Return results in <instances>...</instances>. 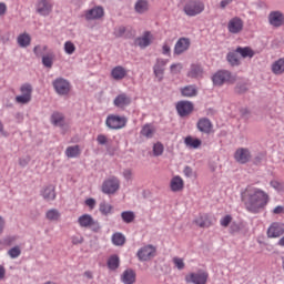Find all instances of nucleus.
<instances>
[{"mask_svg":"<svg viewBox=\"0 0 284 284\" xmlns=\"http://www.w3.org/2000/svg\"><path fill=\"white\" fill-rule=\"evenodd\" d=\"M242 201L247 212L258 214L270 203V194L263 189L248 185L242 193Z\"/></svg>","mask_w":284,"mask_h":284,"instance_id":"1","label":"nucleus"},{"mask_svg":"<svg viewBox=\"0 0 284 284\" xmlns=\"http://www.w3.org/2000/svg\"><path fill=\"white\" fill-rule=\"evenodd\" d=\"M183 12L186 17H199L205 12V2L201 0H182Z\"/></svg>","mask_w":284,"mask_h":284,"instance_id":"2","label":"nucleus"},{"mask_svg":"<svg viewBox=\"0 0 284 284\" xmlns=\"http://www.w3.org/2000/svg\"><path fill=\"white\" fill-rule=\"evenodd\" d=\"M105 125L109 126L110 130H123V128L128 125V118L110 114L106 116Z\"/></svg>","mask_w":284,"mask_h":284,"instance_id":"3","label":"nucleus"},{"mask_svg":"<svg viewBox=\"0 0 284 284\" xmlns=\"http://www.w3.org/2000/svg\"><path fill=\"white\" fill-rule=\"evenodd\" d=\"M20 95L16 97V103L20 105H28L32 101V84L24 83L20 87Z\"/></svg>","mask_w":284,"mask_h":284,"instance_id":"4","label":"nucleus"},{"mask_svg":"<svg viewBox=\"0 0 284 284\" xmlns=\"http://www.w3.org/2000/svg\"><path fill=\"white\" fill-rule=\"evenodd\" d=\"M212 81L214 85H223V83H234L236 77L232 75L230 71L221 70L212 77Z\"/></svg>","mask_w":284,"mask_h":284,"instance_id":"5","label":"nucleus"},{"mask_svg":"<svg viewBox=\"0 0 284 284\" xmlns=\"http://www.w3.org/2000/svg\"><path fill=\"white\" fill-rule=\"evenodd\" d=\"M207 278H210V273L200 270L196 273H189L185 276V283L207 284Z\"/></svg>","mask_w":284,"mask_h":284,"instance_id":"6","label":"nucleus"},{"mask_svg":"<svg viewBox=\"0 0 284 284\" xmlns=\"http://www.w3.org/2000/svg\"><path fill=\"white\" fill-rule=\"evenodd\" d=\"M121 187V182L118 178H110L102 183L103 194H116V191Z\"/></svg>","mask_w":284,"mask_h":284,"instance_id":"7","label":"nucleus"},{"mask_svg":"<svg viewBox=\"0 0 284 284\" xmlns=\"http://www.w3.org/2000/svg\"><path fill=\"white\" fill-rule=\"evenodd\" d=\"M53 88L57 92V94H60V97H65L70 94V82L63 78H58L53 81Z\"/></svg>","mask_w":284,"mask_h":284,"instance_id":"8","label":"nucleus"},{"mask_svg":"<svg viewBox=\"0 0 284 284\" xmlns=\"http://www.w3.org/2000/svg\"><path fill=\"white\" fill-rule=\"evenodd\" d=\"M156 256V247L153 245L143 246L138 251L139 261H151Z\"/></svg>","mask_w":284,"mask_h":284,"instance_id":"9","label":"nucleus"},{"mask_svg":"<svg viewBox=\"0 0 284 284\" xmlns=\"http://www.w3.org/2000/svg\"><path fill=\"white\" fill-rule=\"evenodd\" d=\"M244 22L240 17H234L229 20L227 30L231 34H241L243 32Z\"/></svg>","mask_w":284,"mask_h":284,"instance_id":"10","label":"nucleus"},{"mask_svg":"<svg viewBox=\"0 0 284 284\" xmlns=\"http://www.w3.org/2000/svg\"><path fill=\"white\" fill-rule=\"evenodd\" d=\"M267 237L268 239H278L284 234V224L281 222H273L267 229Z\"/></svg>","mask_w":284,"mask_h":284,"instance_id":"11","label":"nucleus"},{"mask_svg":"<svg viewBox=\"0 0 284 284\" xmlns=\"http://www.w3.org/2000/svg\"><path fill=\"white\" fill-rule=\"evenodd\" d=\"M132 104V98L128 93H120L113 100V105L119 110H125Z\"/></svg>","mask_w":284,"mask_h":284,"instance_id":"12","label":"nucleus"},{"mask_svg":"<svg viewBox=\"0 0 284 284\" xmlns=\"http://www.w3.org/2000/svg\"><path fill=\"white\" fill-rule=\"evenodd\" d=\"M268 23L273 28H281L284 26V14L281 11H271L268 14Z\"/></svg>","mask_w":284,"mask_h":284,"instance_id":"13","label":"nucleus"},{"mask_svg":"<svg viewBox=\"0 0 284 284\" xmlns=\"http://www.w3.org/2000/svg\"><path fill=\"white\" fill-rule=\"evenodd\" d=\"M191 41L189 38H180L174 45V54L181 55L190 50Z\"/></svg>","mask_w":284,"mask_h":284,"instance_id":"14","label":"nucleus"},{"mask_svg":"<svg viewBox=\"0 0 284 284\" xmlns=\"http://www.w3.org/2000/svg\"><path fill=\"white\" fill-rule=\"evenodd\" d=\"M178 114L181 116H189L194 112V104L190 101H180L176 104Z\"/></svg>","mask_w":284,"mask_h":284,"instance_id":"15","label":"nucleus"},{"mask_svg":"<svg viewBox=\"0 0 284 284\" xmlns=\"http://www.w3.org/2000/svg\"><path fill=\"white\" fill-rule=\"evenodd\" d=\"M234 159L237 163H250L252 160V153L248 149L240 148L235 151Z\"/></svg>","mask_w":284,"mask_h":284,"instance_id":"16","label":"nucleus"},{"mask_svg":"<svg viewBox=\"0 0 284 284\" xmlns=\"http://www.w3.org/2000/svg\"><path fill=\"white\" fill-rule=\"evenodd\" d=\"M36 10L41 17H48L52 12V2L50 0H39Z\"/></svg>","mask_w":284,"mask_h":284,"instance_id":"17","label":"nucleus"},{"mask_svg":"<svg viewBox=\"0 0 284 284\" xmlns=\"http://www.w3.org/2000/svg\"><path fill=\"white\" fill-rule=\"evenodd\" d=\"M105 11L103 7H94L88 11H85L84 17L87 21H94L97 19H103Z\"/></svg>","mask_w":284,"mask_h":284,"instance_id":"18","label":"nucleus"},{"mask_svg":"<svg viewBox=\"0 0 284 284\" xmlns=\"http://www.w3.org/2000/svg\"><path fill=\"white\" fill-rule=\"evenodd\" d=\"M154 40V36L150 31H146L142 34V37H139L135 40V45H139V48H148V45L152 44V41Z\"/></svg>","mask_w":284,"mask_h":284,"instance_id":"19","label":"nucleus"},{"mask_svg":"<svg viewBox=\"0 0 284 284\" xmlns=\"http://www.w3.org/2000/svg\"><path fill=\"white\" fill-rule=\"evenodd\" d=\"M170 187L172 192H183L185 187V182L182 176L175 175L171 179Z\"/></svg>","mask_w":284,"mask_h":284,"instance_id":"20","label":"nucleus"},{"mask_svg":"<svg viewBox=\"0 0 284 284\" xmlns=\"http://www.w3.org/2000/svg\"><path fill=\"white\" fill-rule=\"evenodd\" d=\"M195 225H197V227H212V225H214V222H212V217L209 214H202L199 217H196L194 220Z\"/></svg>","mask_w":284,"mask_h":284,"instance_id":"21","label":"nucleus"},{"mask_svg":"<svg viewBox=\"0 0 284 284\" xmlns=\"http://www.w3.org/2000/svg\"><path fill=\"white\" fill-rule=\"evenodd\" d=\"M121 281L123 284H135L136 283V272L132 268L125 270L121 275Z\"/></svg>","mask_w":284,"mask_h":284,"instance_id":"22","label":"nucleus"},{"mask_svg":"<svg viewBox=\"0 0 284 284\" xmlns=\"http://www.w3.org/2000/svg\"><path fill=\"white\" fill-rule=\"evenodd\" d=\"M165 65H168V60L158 59L153 68L154 74L159 79V81L163 80V72H165Z\"/></svg>","mask_w":284,"mask_h":284,"instance_id":"23","label":"nucleus"},{"mask_svg":"<svg viewBox=\"0 0 284 284\" xmlns=\"http://www.w3.org/2000/svg\"><path fill=\"white\" fill-rule=\"evenodd\" d=\"M197 130L204 132V134H210L212 132V122L207 118H202L197 121Z\"/></svg>","mask_w":284,"mask_h":284,"instance_id":"24","label":"nucleus"},{"mask_svg":"<svg viewBox=\"0 0 284 284\" xmlns=\"http://www.w3.org/2000/svg\"><path fill=\"white\" fill-rule=\"evenodd\" d=\"M111 77L115 81H121V80L125 79V77H128V70H125V68H123L121 65H118L112 69Z\"/></svg>","mask_w":284,"mask_h":284,"instance_id":"25","label":"nucleus"},{"mask_svg":"<svg viewBox=\"0 0 284 284\" xmlns=\"http://www.w3.org/2000/svg\"><path fill=\"white\" fill-rule=\"evenodd\" d=\"M78 223L80 227H92V225H97V222L90 214H83L78 219Z\"/></svg>","mask_w":284,"mask_h":284,"instance_id":"26","label":"nucleus"},{"mask_svg":"<svg viewBox=\"0 0 284 284\" xmlns=\"http://www.w3.org/2000/svg\"><path fill=\"white\" fill-rule=\"evenodd\" d=\"M51 123L58 128H63L65 125V116L63 113L54 112L51 115Z\"/></svg>","mask_w":284,"mask_h":284,"instance_id":"27","label":"nucleus"},{"mask_svg":"<svg viewBox=\"0 0 284 284\" xmlns=\"http://www.w3.org/2000/svg\"><path fill=\"white\" fill-rule=\"evenodd\" d=\"M187 77L191 79H199L200 77H203V68L200 64H192Z\"/></svg>","mask_w":284,"mask_h":284,"instance_id":"28","label":"nucleus"},{"mask_svg":"<svg viewBox=\"0 0 284 284\" xmlns=\"http://www.w3.org/2000/svg\"><path fill=\"white\" fill-rule=\"evenodd\" d=\"M134 8L135 12H138L139 14H143L148 12V10H150V3L148 2V0H138Z\"/></svg>","mask_w":284,"mask_h":284,"instance_id":"29","label":"nucleus"},{"mask_svg":"<svg viewBox=\"0 0 284 284\" xmlns=\"http://www.w3.org/2000/svg\"><path fill=\"white\" fill-rule=\"evenodd\" d=\"M235 52H237V54H241L243 59H252L255 54L254 50H252V48L250 47H237Z\"/></svg>","mask_w":284,"mask_h":284,"instance_id":"30","label":"nucleus"},{"mask_svg":"<svg viewBox=\"0 0 284 284\" xmlns=\"http://www.w3.org/2000/svg\"><path fill=\"white\" fill-rule=\"evenodd\" d=\"M154 132H156V129L152 124H145L140 134L142 136H145L146 139H152L154 136Z\"/></svg>","mask_w":284,"mask_h":284,"instance_id":"31","label":"nucleus"},{"mask_svg":"<svg viewBox=\"0 0 284 284\" xmlns=\"http://www.w3.org/2000/svg\"><path fill=\"white\" fill-rule=\"evenodd\" d=\"M273 74H283L284 73V58L276 60L272 64Z\"/></svg>","mask_w":284,"mask_h":284,"instance_id":"32","label":"nucleus"},{"mask_svg":"<svg viewBox=\"0 0 284 284\" xmlns=\"http://www.w3.org/2000/svg\"><path fill=\"white\" fill-rule=\"evenodd\" d=\"M184 144L186 145V148H191L192 150H196V149L201 148V140L194 139V138L189 135L184 139Z\"/></svg>","mask_w":284,"mask_h":284,"instance_id":"33","label":"nucleus"},{"mask_svg":"<svg viewBox=\"0 0 284 284\" xmlns=\"http://www.w3.org/2000/svg\"><path fill=\"white\" fill-rule=\"evenodd\" d=\"M80 155L81 149L79 148V145L69 146L65 150V156H68V159H77V156Z\"/></svg>","mask_w":284,"mask_h":284,"instance_id":"34","label":"nucleus"},{"mask_svg":"<svg viewBox=\"0 0 284 284\" xmlns=\"http://www.w3.org/2000/svg\"><path fill=\"white\" fill-rule=\"evenodd\" d=\"M181 94H182V97H187V98L196 97V94H197L196 87L186 85L181 89Z\"/></svg>","mask_w":284,"mask_h":284,"instance_id":"35","label":"nucleus"},{"mask_svg":"<svg viewBox=\"0 0 284 284\" xmlns=\"http://www.w3.org/2000/svg\"><path fill=\"white\" fill-rule=\"evenodd\" d=\"M99 210L101 214H103V216H108L109 214H112V210H114V206L105 201H102L99 205Z\"/></svg>","mask_w":284,"mask_h":284,"instance_id":"36","label":"nucleus"},{"mask_svg":"<svg viewBox=\"0 0 284 284\" xmlns=\"http://www.w3.org/2000/svg\"><path fill=\"white\" fill-rule=\"evenodd\" d=\"M42 196L45 201H54L57 199V193L52 186H48L43 190Z\"/></svg>","mask_w":284,"mask_h":284,"instance_id":"37","label":"nucleus"},{"mask_svg":"<svg viewBox=\"0 0 284 284\" xmlns=\"http://www.w3.org/2000/svg\"><path fill=\"white\" fill-rule=\"evenodd\" d=\"M42 64L44 68H52L54 65V53L49 52L42 57Z\"/></svg>","mask_w":284,"mask_h":284,"instance_id":"38","label":"nucleus"},{"mask_svg":"<svg viewBox=\"0 0 284 284\" xmlns=\"http://www.w3.org/2000/svg\"><path fill=\"white\" fill-rule=\"evenodd\" d=\"M31 41H32V39L30 38V34H28V33H22L18 37V44L20 45V48H28V45H30Z\"/></svg>","mask_w":284,"mask_h":284,"instance_id":"39","label":"nucleus"},{"mask_svg":"<svg viewBox=\"0 0 284 284\" xmlns=\"http://www.w3.org/2000/svg\"><path fill=\"white\" fill-rule=\"evenodd\" d=\"M113 245H125V235L122 233H114L112 235Z\"/></svg>","mask_w":284,"mask_h":284,"instance_id":"40","label":"nucleus"},{"mask_svg":"<svg viewBox=\"0 0 284 284\" xmlns=\"http://www.w3.org/2000/svg\"><path fill=\"white\" fill-rule=\"evenodd\" d=\"M45 216L48 221H59L61 219V213H59V210L51 209L45 213Z\"/></svg>","mask_w":284,"mask_h":284,"instance_id":"41","label":"nucleus"},{"mask_svg":"<svg viewBox=\"0 0 284 284\" xmlns=\"http://www.w3.org/2000/svg\"><path fill=\"white\" fill-rule=\"evenodd\" d=\"M121 219L125 223H132L134 222V219H136V215L132 211H124L121 213Z\"/></svg>","mask_w":284,"mask_h":284,"instance_id":"42","label":"nucleus"},{"mask_svg":"<svg viewBox=\"0 0 284 284\" xmlns=\"http://www.w3.org/2000/svg\"><path fill=\"white\" fill-rule=\"evenodd\" d=\"M119 263H120L119 255L110 256L108 260L109 270H118Z\"/></svg>","mask_w":284,"mask_h":284,"instance_id":"43","label":"nucleus"},{"mask_svg":"<svg viewBox=\"0 0 284 284\" xmlns=\"http://www.w3.org/2000/svg\"><path fill=\"white\" fill-rule=\"evenodd\" d=\"M8 255L10 256V258H19V256H21V247L13 246L8 251Z\"/></svg>","mask_w":284,"mask_h":284,"instance_id":"44","label":"nucleus"},{"mask_svg":"<svg viewBox=\"0 0 284 284\" xmlns=\"http://www.w3.org/2000/svg\"><path fill=\"white\" fill-rule=\"evenodd\" d=\"M75 51H77V47L74 45V43H72V41H67L64 43V52L67 54H74Z\"/></svg>","mask_w":284,"mask_h":284,"instance_id":"45","label":"nucleus"},{"mask_svg":"<svg viewBox=\"0 0 284 284\" xmlns=\"http://www.w3.org/2000/svg\"><path fill=\"white\" fill-rule=\"evenodd\" d=\"M226 59L232 65H239L241 63L236 53H229Z\"/></svg>","mask_w":284,"mask_h":284,"instance_id":"46","label":"nucleus"},{"mask_svg":"<svg viewBox=\"0 0 284 284\" xmlns=\"http://www.w3.org/2000/svg\"><path fill=\"white\" fill-rule=\"evenodd\" d=\"M233 217L232 215H225L220 220V225L222 227H230V223H232Z\"/></svg>","mask_w":284,"mask_h":284,"instance_id":"47","label":"nucleus"},{"mask_svg":"<svg viewBox=\"0 0 284 284\" xmlns=\"http://www.w3.org/2000/svg\"><path fill=\"white\" fill-rule=\"evenodd\" d=\"M164 146L161 144V142H158L153 145V154L155 156H161L163 154Z\"/></svg>","mask_w":284,"mask_h":284,"instance_id":"48","label":"nucleus"},{"mask_svg":"<svg viewBox=\"0 0 284 284\" xmlns=\"http://www.w3.org/2000/svg\"><path fill=\"white\" fill-rule=\"evenodd\" d=\"M173 264L178 270H184L185 268V262L181 257H173Z\"/></svg>","mask_w":284,"mask_h":284,"instance_id":"49","label":"nucleus"},{"mask_svg":"<svg viewBox=\"0 0 284 284\" xmlns=\"http://www.w3.org/2000/svg\"><path fill=\"white\" fill-rule=\"evenodd\" d=\"M271 187H273L274 190H276L277 192H281L283 190V183L273 180L270 182Z\"/></svg>","mask_w":284,"mask_h":284,"instance_id":"50","label":"nucleus"},{"mask_svg":"<svg viewBox=\"0 0 284 284\" xmlns=\"http://www.w3.org/2000/svg\"><path fill=\"white\" fill-rule=\"evenodd\" d=\"M172 52V48L170 47V43L164 42L162 45V54H164L165 57H170Z\"/></svg>","mask_w":284,"mask_h":284,"instance_id":"51","label":"nucleus"},{"mask_svg":"<svg viewBox=\"0 0 284 284\" xmlns=\"http://www.w3.org/2000/svg\"><path fill=\"white\" fill-rule=\"evenodd\" d=\"M97 141L99 145H108V136L105 134H99Z\"/></svg>","mask_w":284,"mask_h":284,"instance_id":"52","label":"nucleus"},{"mask_svg":"<svg viewBox=\"0 0 284 284\" xmlns=\"http://www.w3.org/2000/svg\"><path fill=\"white\" fill-rule=\"evenodd\" d=\"M181 70H183V64H181V63H176V64L171 65V72L173 74H179V72H181Z\"/></svg>","mask_w":284,"mask_h":284,"instance_id":"53","label":"nucleus"},{"mask_svg":"<svg viewBox=\"0 0 284 284\" xmlns=\"http://www.w3.org/2000/svg\"><path fill=\"white\" fill-rule=\"evenodd\" d=\"M71 242L73 245H81V243H83V236L74 235L71 237Z\"/></svg>","mask_w":284,"mask_h":284,"instance_id":"54","label":"nucleus"},{"mask_svg":"<svg viewBox=\"0 0 284 284\" xmlns=\"http://www.w3.org/2000/svg\"><path fill=\"white\" fill-rule=\"evenodd\" d=\"M85 205L90 207V210H94V207H97V200L89 197L85 200Z\"/></svg>","mask_w":284,"mask_h":284,"instance_id":"55","label":"nucleus"},{"mask_svg":"<svg viewBox=\"0 0 284 284\" xmlns=\"http://www.w3.org/2000/svg\"><path fill=\"white\" fill-rule=\"evenodd\" d=\"M241 231V226H239V224L236 222H233L230 225V234H236V232Z\"/></svg>","mask_w":284,"mask_h":284,"instance_id":"56","label":"nucleus"},{"mask_svg":"<svg viewBox=\"0 0 284 284\" xmlns=\"http://www.w3.org/2000/svg\"><path fill=\"white\" fill-rule=\"evenodd\" d=\"M115 37H123L125 34V27H118L114 30Z\"/></svg>","mask_w":284,"mask_h":284,"instance_id":"57","label":"nucleus"},{"mask_svg":"<svg viewBox=\"0 0 284 284\" xmlns=\"http://www.w3.org/2000/svg\"><path fill=\"white\" fill-rule=\"evenodd\" d=\"M28 163H30V156L21 158L19 160V165L21 168H26V165H28Z\"/></svg>","mask_w":284,"mask_h":284,"instance_id":"58","label":"nucleus"},{"mask_svg":"<svg viewBox=\"0 0 284 284\" xmlns=\"http://www.w3.org/2000/svg\"><path fill=\"white\" fill-rule=\"evenodd\" d=\"M123 176H124V179H125L126 181L132 180V170H130V169L124 170V171H123Z\"/></svg>","mask_w":284,"mask_h":284,"instance_id":"59","label":"nucleus"},{"mask_svg":"<svg viewBox=\"0 0 284 284\" xmlns=\"http://www.w3.org/2000/svg\"><path fill=\"white\" fill-rule=\"evenodd\" d=\"M6 230V219L0 215V235L3 234V231Z\"/></svg>","mask_w":284,"mask_h":284,"instance_id":"60","label":"nucleus"},{"mask_svg":"<svg viewBox=\"0 0 284 284\" xmlns=\"http://www.w3.org/2000/svg\"><path fill=\"white\" fill-rule=\"evenodd\" d=\"M6 12H8V6H6L3 2H0V17H3Z\"/></svg>","mask_w":284,"mask_h":284,"instance_id":"61","label":"nucleus"},{"mask_svg":"<svg viewBox=\"0 0 284 284\" xmlns=\"http://www.w3.org/2000/svg\"><path fill=\"white\" fill-rule=\"evenodd\" d=\"M14 241H17V236H9V237L4 239V244L12 245L14 243Z\"/></svg>","mask_w":284,"mask_h":284,"instance_id":"62","label":"nucleus"},{"mask_svg":"<svg viewBox=\"0 0 284 284\" xmlns=\"http://www.w3.org/2000/svg\"><path fill=\"white\" fill-rule=\"evenodd\" d=\"M273 214H284V206H276L274 210H273Z\"/></svg>","mask_w":284,"mask_h":284,"instance_id":"63","label":"nucleus"},{"mask_svg":"<svg viewBox=\"0 0 284 284\" xmlns=\"http://www.w3.org/2000/svg\"><path fill=\"white\" fill-rule=\"evenodd\" d=\"M184 174H185L186 176H192V168L185 166V168H184Z\"/></svg>","mask_w":284,"mask_h":284,"instance_id":"64","label":"nucleus"}]
</instances>
